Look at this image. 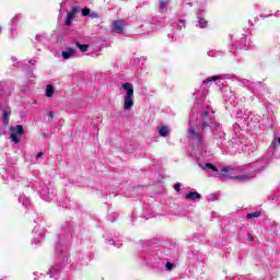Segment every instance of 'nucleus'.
Masks as SVG:
<instances>
[{
  "label": "nucleus",
  "mask_w": 280,
  "mask_h": 280,
  "mask_svg": "<svg viewBox=\"0 0 280 280\" xmlns=\"http://www.w3.org/2000/svg\"><path fill=\"white\" fill-rule=\"evenodd\" d=\"M220 80H222V75L210 77L203 81L202 86H209L212 82H217L218 86H220V84H222Z\"/></svg>",
  "instance_id": "obj_10"
},
{
  "label": "nucleus",
  "mask_w": 280,
  "mask_h": 280,
  "mask_svg": "<svg viewBox=\"0 0 280 280\" xmlns=\"http://www.w3.org/2000/svg\"><path fill=\"white\" fill-rule=\"evenodd\" d=\"M197 98V104L191 109L189 126H188V137L192 141V148L196 152V156H200L205 152V141L202 140V132L210 128L212 135L215 139H221V145H226V139L224 131L220 124L215 122L213 119V109L211 105L205 102L207 97V90L203 88L202 92L197 91L194 93Z\"/></svg>",
  "instance_id": "obj_1"
},
{
  "label": "nucleus",
  "mask_w": 280,
  "mask_h": 280,
  "mask_svg": "<svg viewBox=\"0 0 280 280\" xmlns=\"http://www.w3.org/2000/svg\"><path fill=\"white\" fill-rule=\"evenodd\" d=\"M158 132H159L160 137H167V135H170V132H172V130L170 129V127L162 125V126L158 127Z\"/></svg>",
  "instance_id": "obj_11"
},
{
  "label": "nucleus",
  "mask_w": 280,
  "mask_h": 280,
  "mask_svg": "<svg viewBox=\"0 0 280 280\" xmlns=\"http://www.w3.org/2000/svg\"><path fill=\"white\" fill-rule=\"evenodd\" d=\"M208 56H210V58H215L218 56H222V51L212 49L208 51Z\"/></svg>",
  "instance_id": "obj_20"
},
{
  "label": "nucleus",
  "mask_w": 280,
  "mask_h": 280,
  "mask_svg": "<svg viewBox=\"0 0 280 280\" xmlns=\"http://www.w3.org/2000/svg\"><path fill=\"white\" fill-rule=\"evenodd\" d=\"M183 27H185V20H179V22L177 24V28L183 30Z\"/></svg>",
  "instance_id": "obj_25"
},
{
  "label": "nucleus",
  "mask_w": 280,
  "mask_h": 280,
  "mask_svg": "<svg viewBox=\"0 0 280 280\" xmlns=\"http://www.w3.org/2000/svg\"><path fill=\"white\" fill-rule=\"evenodd\" d=\"M48 117H49V119H54V112H49Z\"/></svg>",
  "instance_id": "obj_30"
},
{
  "label": "nucleus",
  "mask_w": 280,
  "mask_h": 280,
  "mask_svg": "<svg viewBox=\"0 0 280 280\" xmlns=\"http://www.w3.org/2000/svg\"><path fill=\"white\" fill-rule=\"evenodd\" d=\"M223 100L228 103L231 104V106H242L240 104V101H237V96H235V92H233L231 89L226 88L223 91Z\"/></svg>",
  "instance_id": "obj_4"
},
{
  "label": "nucleus",
  "mask_w": 280,
  "mask_h": 280,
  "mask_svg": "<svg viewBox=\"0 0 280 280\" xmlns=\"http://www.w3.org/2000/svg\"><path fill=\"white\" fill-rule=\"evenodd\" d=\"M39 194L46 202H51V195H49V188L39 189Z\"/></svg>",
  "instance_id": "obj_12"
},
{
  "label": "nucleus",
  "mask_w": 280,
  "mask_h": 280,
  "mask_svg": "<svg viewBox=\"0 0 280 280\" xmlns=\"http://www.w3.org/2000/svg\"><path fill=\"white\" fill-rule=\"evenodd\" d=\"M174 189H175V191H180V183H176L174 185Z\"/></svg>",
  "instance_id": "obj_29"
},
{
  "label": "nucleus",
  "mask_w": 280,
  "mask_h": 280,
  "mask_svg": "<svg viewBox=\"0 0 280 280\" xmlns=\"http://www.w3.org/2000/svg\"><path fill=\"white\" fill-rule=\"evenodd\" d=\"M11 60H12L13 62H16V57H12Z\"/></svg>",
  "instance_id": "obj_35"
},
{
  "label": "nucleus",
  "mask_w": 280,
  "mask_h": 280,
  "mask_svg": "<svg viewBox=\"0 0 280 280\" xmlns=\"http://www.w3.org/2000/svg\"><path fill=\"white\" fill-rule=\"evenodd\" d=\"M108 244H109L110 246H116L117 248H119V246H121V243H118V242H116L115 240L108 241Z\"/></svg>",
  "instance_id": "obj_24"
},
{
  "label": "nucleus",
  "mask_w": 280,
  "mask_h": 280,
  "mask_svg": "<svg viewBox=\"0 0 280 280\" xmlns=\"http://www.w3.org/2000/svg\"><path fill=\"white\" fill-rule=\"evenodd\" d=\"M197 19H198V26L202 28L207 27V21L205 19H202V16H200V13L197 14Z\"/></svg>",
  "instance_id": "obj_17"
},
{
  "label": "nucleus",
  "mask_w": 280,
  "mask_h": 280,
  "mask_svg": "<svg viewBox=\"0 0 280 280\" xmlns=\"http://www.w3.org/2000/svg\"><path fill=\"white\" fill-rule=\"evenodd\" d=\"M0 32H1V27H0Z\"/></svg>",
  "instance_id": "obj_38"
},
{
  "label": "nucleus",
  "mask_w": 280,
  "mask_h": 280,
  "mask_svg": "<svg viewBox=\"0 0 280 280\" xmlns=\"http://www.w3.org/2000/svg\"><path fill=\"white\" fill-rule=\"evenodd\" d=\"M125 25H126V21L117 20V21H114V23L112 25V30H113V32H116V34H124Z\"/></svg>",
  "instance_id": "obj_8"
},
{
  "label": "nucleus",
  "mask_w": 280,
  "mask_h": 280,
  "mask_svg": "<svg viewBox=\"0 0 280 280\" xmlns=\"http://www.w3.org/2000/svg\"><path fill=\"white\" fill-rule=\"evenodd\" d=\"M45 153L43 152H38L37 155H36V159H40V156H43Z\"/></svg>",
  "instance_id": "obj_32"
},
{
  "label": "nucleus",
  "mask_w": 280,
  "mask_h": 280,
  "mask_svg": "<svg viewBox=\"0 0 280 280\" xmlns=\"http://www.w3.org/2000/svg\"><path fill=\"white\" fill-rule=\"evenodd\" d=\"M167 5H170V0H160V10H161V12L166 11Z\"/></svg>",
  "instance_id": "obj_19"
},
{
  "label": "nucleus",
  "mask_w": 280,
  "mask_h": 280,
  "mask_svg": "<svg viewBox=\"0 0 280 280\" xmlns=\"http://www.w3.org/2000/svg\"><path fill=\"white\" fill-rule=\"evenodd\" d=\"M10 114H11L10 110H8V109H5L3 112L2 120L5 126H8V124H10Z\"/></svg>",
  "instance_id": "obj_18"
},
{
  "label": "nucleus",
  "mask_w": 280,
  "mask_h": 280,
  "mask_svg": "<svg viewBox=\"0 0 280 280\" xmlns=\"http://www.w3.org/2000/svg\"><path fill=\"white\" fill-rule=\"evenodd\" d=\"M60 272H62V265H55L49 269L48 275L50 279L58 280V277H60Z\"/></svg>",
  "instance_id": "obj_7"
},
{
  "label": "nucleus",
  "mask_w": 280,
  "mask_h": 280,
  "mask_svg": "<svg viewBox=\"0 0 280 280\" xmlns=\"http://www.w3.org/2000/svg\"><path fill=\"white\" fill-rule=\"evenodd\" d=\"M56 93L54 85L47 84L46 85V97H51Z\"/></svg>",
  "instance_id": "obj_16"
},
{
  "label": "nucleus",
  "mask_w": 280,
  "mask_h": 280,
  "mask_svg": "<svg viewBox=\"0 0 280 280\" xmlns=\"http://www.w3.org/2000/svg\"><path fill=\"white\" fill-rule=\"evenodd\" d=\"M122 90L126 91L124 110H130L135 106V88L130 83H124Z\"/></svg>",
  "instance_id": "obj_3"
},
{
  "label": "nucleus",
  "mask_w": 280,
  "mask_h": 280,
  "mask_svg": "<svg viewBox=\"0 0 280 280\" xmlns=\"http://www.w3.org/2000/svg\"><path fill=\"white\" fill-rule=\"evenodd\" d=\"M186 200H200V194L190 191L185 195Z\"/></svg>",
  "instance_id": "obj_14"
},
{
  "label": "nucleus",
  "mask_w": 280,
  "mask_h": 280,
  "mask_svg": "<svg viewBox=\"0 0 280 280\" xmlns=\"http://www.w3.org/2000/svg\"><path fill=\"white\" fill-rule=\"evenodd\" d=\"M19 202L22 203L23 207H25V209H28V207H31L32 202L30 201V198H27L24 195H21L19 197Z\"/></svg>",
  "instance_id": "obj_13"
},
{
  "label": "nucleus",
  "mask_w": 280,
  "mask_h": 280,
  "mask_svg": "<svg viewBox=\"0 0 280 280\" xmlns=\"http://www.w3.org/2000/svg\"><path fill=\"white\" fill-rule=\"evenodd\" d=\"M260 215H261V212H260V211L247 213V220H253V219H255V218H259Z\"/></svg>",
  "instance_id": "obj_22"
},
{
  "label": "nucleus",
  "mask_w": 280,
  "mask_h": 280,
  "mask_svg": "<svg viewBox=\"0 0 280 280\" xmlns=\"http://www.w3.org/2000/svg\"><path fill=\"white\" fill-rule=\"evenodd\" d=\"M90 16H91V19H98L100 18V15L96 13V12H90Z\"/></svg>",
  "instance_id": "obj_27"
},
{
  "label": "nucleus",
  "mask_w": 280,
  "mask_h": 280,
  "mask_svg": "<svg viewBox=\"0 0 280 280\" xmlns=\"http://www.w3.org/2000/svg\"><path fill=\"white\" fill-rule=\"evenodd\" d=\"M61 58H63V60H71V58H78V50L75 48L68 47L63 51H61Z\"/></svg>",
  "instance_id": "obj_6"
},
{
  "label": "nucleus",
  "mask_w": 280,
  "mask_h": 280,
  "mask_svg": "<svg viewBox=\"0 0 280 280\" xmlns=\"http://www.w3.org/2000/svg\"><path fill=\"white\" fill-rule=\"evenodd\" d=\"M77 47L82 54H84V51H89V45L86 44H80L79 42H77Z\"/></svg>",
  "instance_id": "obj_21"
},
{
  "label": "nucleus",
  "mask_w": 280,
  "mask_h": 280,
  "mask_svg": "<svg viewBox=\"0 0 280 280\" xmlns=\"http://www.w3.org/2000/svg\"><path fill=\"white\" fill-rule=\"evenodd\" d=\"M165 268H166V270H173L174 264H172V262H166Z\"/></svg>",
  "instance_id": "obj_26"
},
{
  "label": "nucleus",
  "mask_w": 280,
  "mask_h": 280,
  "mask_svg": "<svg viewBox=\"0 0 280 280\" xmlns=\"http://www.w3.org/2000/svg\"><path fill=\"white\" fill-rule=\"evenodd\" d=\"M24 132L25 130L23 129L22 125H18L16 127H11L10 138L13 141V143H19L21 141L19 137H21Z\"/></svg>",
  "instance_id": "obj_5"
},
{
  "label": "nucleus",
  "mask_w": 280,
  "mask_h": 280,
  "mask_svg": "<svg viewBox=\"0 0 280 280\" xmlns=\"http://www.w3.org/2000/svg\"><path fill=\"white\" fill-rule=\"evenodd\" d=\"M247 238L249 240V242H253V240H254L253 234H248Z\"/></svg>",
  "instance_id": "obj_33"
},
{
  "label": "nucleus",
  "mask_w": 280,
  "mask_h": 280,
  "mask_svg": "<svg viewBox=\"0 0 280 280\" xmlns=\"http://www.w3.org/2000/svg\"><path fill=\"white\" fill-rule=\"evenodd\" d=\"M80 8L74 7L72 8V10L67 14V19H66V25L69 26L71 25V23H73V20L75 19V14H78L80 12Z\"/></svg>",
  "instance_id": "obj_9"
},
{
  "label": "nucleus",
  "mask_w": 280,
  "mask_h": 280,
  "mask_svg": "<svg viewBox=\"0 0 280 280\" xmlns=\"http://www.w3.org/2000/svg\"><path fill=\"white\" fill-rule=\"evenodd\" d=\"M0 95H3V84L0 83Z\"/></svg>",
  "instance_id": "obj_31"
},
{
  "label": "nucleus",
  "mask_w": 280,
  "mask_h": 280,
  "mask_svg": "<svg viewBox=\"0 0 280 280\" xmlns=\"http://www.w3.org/2000/svg\"><path fill=\"white\" fill-rule=\"evenodd\" d=\"M199 167L205 172H208V174L214 178H220L221 180L231 178L233 180H237V183H246L247 180H250V178H255V176H257L255 173H250L249 175H240V170L228 166L218 170L212 163H199Z\"/></svg>",
  "instance_id": "obj_2"
},
{
  "label": "nucleus",
  "mask_w": 280,
  "mask_h": 280,
  "mask_svg": "<svg viewBox=\"0 0 280 280\" xmlns=\"http://www.w3.org/2000/svg\"><path fill=\"white\" fill-rule=\"evenodd\" d=\"M81 12L83 16H91V9L89 8L83 9Z\"/></svg>",
  "instance_id": "obj_23"
},
{
  "label": "nucleus",
  "mask_w": 280,
  "mask_h": 280,
  "mask_svg": "<svg viewBox=\"0 0 280 280\" xmlns=\"http://www.w3.org/2000/svg\"><path fill=\"white\" fill-rule=\"evenodd\" d=\"M28 62H30V65H34L36 62V59H32Z\"/></svg>",
  "instance_id": "obj_34"
},
{
  "label": "nucleus",
  "mask_w": 280,
  "mask_h": 280,
  "mask_svg": "<svg viewBox=\"0 0 280 280\" xmlns=\"http://www.w3.org/2000/svg\"><path fill=\"white\" fill-rule=\"evenodd\" d=\"M275 148H277V139H275V140L271 142V145H270V149H271V150H275Z\"/></svg>",
  "instance_id": "obj_28"
},
{
  "label": "nucleus",
  "mask_w": 280,
  "mask_h": 280,
  "mask_svg": "<svg viewBox=\"0 0 280 280\" xmlns=\"http://www.w3.org/2000/svg\"><path fill=\"white\" fill-rule=\"evenodd\" d=\"M33 187H34L35 189H38V186H36V184H34Z\"/></svg>",
  "instance_id": "obj_36"
},
{
  "label": "nucleus",
  "mask_w": 280,
  "mask_h": 280,
  "mask_svg": "<svg viewBox=\"0 0 280 280\" xmlns=\"http://www.w3.org/2000/svg\"><path fill=\"white\" fill-rule=\"evenodd\" d=\"M225 280H234V279H233V278H229V277H226V278H225Z\"/></svg>",
  "instance_id": "obj_37"
},
{
  "label": "nucleus",
  "mask_w": 280,
  "mask_h": 280,
  "mask_svg": "<svg viewBox=\"0 0 280 280\" xmlns=\"http://www.w3.org/2000/svg\"><path fill=\"white\" fill-rule=\"evenodd\" d=\"M45 242V236L42 233L36 234L33 238V244H43Z\"/></svg>",
  "instance_id": "obj_15"
}]
</instances>
